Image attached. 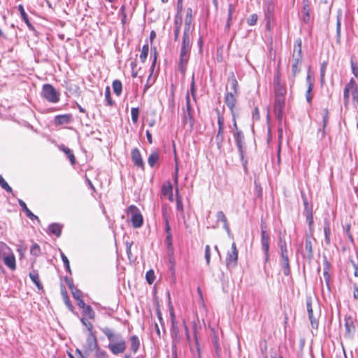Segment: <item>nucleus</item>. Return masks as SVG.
I'll return each mask as SVG.
<instances>
[{
    "mask_svg": "<svg viewBox=\"0 0 358 358\" xmlns=\"http://www.w3.org/2000/svg\"><path fill=\"white\" fill-rule=\"evenodd\" d=\"M350 93H351L349 83L345 85L343 91V102L345 107L348 106L350 101Z\"/></svg>",
    "mask_w": 358,
    "mask_h": 358,
    "instance_id": "79ce46f5",
    "label": "nucleus"
},
{
    "mask_svg": "<svg viewBox=\"0 0 358 358\" xmlns=\"http://www.w3.org/2000/svg\"><path fill=\"white\" fill-rule=\"evenodd\" d=\"M83 314L85 315H87L89 318L90 319H94L95 317V313L93 310L92 308L90 306H86L83 308Z\"/></svg>",
    "mask_w": 358,
    "mask_h": 358,
    "instance_id": "a18cd8bd",
    "label": "nucleus"
},
{
    "mask_svg": "<svg viewBox=\"0 0 358 358\" xmlns=\"http://www.w3.org/2000/svg\"><path fill=\"white\" fill-rule=\"evenodd\" d=\"M17 8L20 13V15H21V17H22V19L23 20V21L24 22H28L29 18H28V16L24 9V6L22 4H20L17 6Z\"/></svg>",
    "mask_w": 358,
    "mask_h": 358,
    "instance_id": "680f3d73",
    "label": "nucleus"
},
{
    "mask_svg": "<svg viewBox=\"0 0 358 358\" xmlns=\"http://www.w3.org/2000/svg\"><path fill=\"white\" fill-rule=\"evenodd\" d=\"M285 106V97H275L274 112L280 123L282 120V111Z\"/></svg>",
    "mask_w": 358,
    "mask_h": 358,
    "instance_id": "6e6552de",
    "label": "nucleus"
},
{
    "mask_svg": "<svg viewBox=\"0 0 358 358\" xmlns=\"http://www.w3.org/2000/svg\"><path fill=\"white\" fill-rule=\"evenodd\" d=\"M229 83H230L231 85L230 92H233V94H238V84L237 80L236 79L234 75H232V76L229 79Z\"/></svg>",
    "mask_w": 358,
    "mask_h": 358,
    "instance_id": "a19ab883",
    "label": "nucleus"
},
{
    "mask_svg": "<svg viewBox=\"0 0 358 358\" xmlns=\"http://www.w3.org/2000/svg\"><path fill=\"white\" fill-rule=\"evenodd\" d=\"M192 18V9L191 8H188L187 9L186 16H185V19L184 30L192 31V30L191 29Z\"/></svg>",
    "mask_w": 358,
    "mask_h": 358,
    "instance_id": "cd10ccee",
    "label": "nucleus"
},
{
    "mask_svg": "<svg viewBox=\"0 0 358 358\" xmlns=\"http://www.w3.org/2000/svg\"><path fill=\"white\" fill-rule=\"evenodd\" d=\"M182 17L180 15L179 16L178 15H176L175 17V20H174V25H175L174 40L176 41H178V37H179L180 29V27L182 24Z\"/></svg>",
    "mask_w": 358,
    "mask_h": 358,
    "instance_id": "a878e982",
    "label": "nucleus"
},
{
    "mask_svg": "<svg viewBox=\"0 0 358 358\" xmlns=\"http://www.w3.org/2000/svg\"><path fill=\"white\" fill-rule=\"evenodd\" d=\"M29 278L32 280V282L36 285V286L38 287V289H43V285L39 280V276L38 271L36 270L32 271L29 274Z\"/></svg>",
    "mask_w": 358,
    "mask_h": 358,
    "instance_id": "7c9ffc66",
    "label": "nucleus"
},
{
    "mask_svg": "<svg viewBox=\"0 0 358 358\" xmlns=\"http://www.w3.org/2000/svg\"><path fill=\"white\" fill-rule=\"evenodd\" d=\"M18 203L22 207L23 211L25 213L27 217L31 220H38V216L35 215L27 206L26 203L22 200L18 199Z\"/></svg>",
    "mask_w": 358,
    "mask_h": 358,
    "instance_id": "393cba45",
    "label": "nucleus"
},
{
    "mask_svg": "<svg viewBox=\"0 0 358 358\" xmlns=\"http://www.w3.org/2000/svg\"><path fill=\"white\" fill-rule=\"evenodd\" d=\"M345 336L349 338H352L356 331V327L351 316L345 317Z\"/></svg>",
    "mask_w": 358,
    "mask_h": 358,
    "instance_id": "9b49d317",
    "label": "nucleus"
},
{
    "mask_svg": "<svg viewBox=\"0 0 358 358\" xmlns=\"http://www.w3.org/2000/svg\"><path fill=\"white\" fill-rule=\"evenodd\" d=\"M72 120L71 114L59 115L55 117V122L57 124H69Z\"/></svg>",
    "mask_w": 358,
    "mask_h": 358,
    "instance_id": "5701e85b",
    "label": "nucleus"
},
{
    "mask_svg": "<svg viewBox=\"0 0 358 358\" xmlns=\"http://www.w3.org/2000/svg\"><path fill=\"white\" fill-rule=\"evenodd\" d=\"M186 100V108H187V113H188V116H189V122L190 124L192 126L194 121H193V116H192V109L190 105V98H189V93L187 92L185 96Z\"/></svg>",
    "mask_w": 358,
    "mask_h": 358,
    "instance_id": "4c0bfd02",
    "label": "nucleus"
},
{
    "mask_svg": "<svg viewBox=\"0 0 358 358\" xmlns=\"http://www.w3.org/2000/svg\"><path fill=\"white\" fill-rule=\"evenodd\" d=\"M302 199H303V205L305 207L304 212H308V211L313 212L312 206L309 205L307 198L303 194H302Z\"/></svg>",
    "mask_w": 358,
    "mask_h": 358,
    "instance_id": "e2e57ef3",
    "label": "nucleus"
},
{
    "mask_svg": "<svg viewBox=\"0 0 358 358\" xmlns=\"http://www.w3.org/2000/svg\"><path fill=\"white\" fill-rule=\"evenodd\" d=\"M205 259L208 265L210 264V248L208 245L205 247Z\"/></svg>",
    "mask_w": 358,
    "mask_h": 358,
    "instance_id": "338daca9",
    "label": "nucleus"
},
{
    "mask_svg": "<svg viewBox=\"0 0 358 358\" xmlns=\"http://www.w3.org/2000/svg\"><path fill=\"white\" fill-rule=\"evenodd\" d=\"M352 72L355 76L354 78H358V64L352 58L350 61Z\"/></svg>",
    "mask_w": 358,
    "mask_h": 358,
    "instance_id": "603ef678",
    "label": "nucleus"
},
{
    "mask_svg": "<svg viewBox=\"0 0 358 358\" xmlns=\"http://www.w3.org/2000/svg\"><path fill=\"white\" fill-rule=\"evenodd\" d=\"M238 261V250L235 243L231 245V251L228 252L226 259L227 266L229 269L234 268Z\"/></svg>",
    "mask_w": 358,
    "mask_h": 358,
    "instance_id": "0eeeda50",
    "label": "nucleus"
},
{
    "mask_svg": "<svg viewBox=\"0 0 358 358\" xmlns=\"http://www.w3.org/2000/svg\"><path fill=\"white\" fill-rule=\"evenodd\" d=\"M224 140V133H217L215 136V142L219 150L222 148Z\"/></svg>",
    "mask_w": 358,
    "mask_h": 358,
    "instance_id": "3c124183",
    "label": "nucleus"
},
{
    "mask_svg": "<svg viewBox=\"0 0 358 358\" xmlns=\"http://www.w3.org/2000/svg\"><path fill=\"white\" fill-rule=\"evenodd\" d=\"M341 18L340 16L337 17L336 22V41L339 43L341 41Z\"/></svg>",
    "mask_w": 358,
    "mask_h": 358,
    "instance_id": "de8ad7c7",
    "label": "nucleus"
},
{
    "mask_svg": "<svg viewBox=\"0 0 358 358\" xmlns=\"http://www.w3.org/2000/svg\"><path fill=\"white\" fill-rule=\"evenodd\" d=\"M105 99L106 101V105L112 106L114 103L110 96V90L108 86L106 87L105 90Z\"/></svg>",
    "mask_w": 358,
    "mask_h": 358,
    "instance_id": "09e8293b",
    "label": "nucleus"
},
{
    "mask_svg": "<svg viewBox=\"0 0 358 358\" xmlns=\"http://www.w3.org/2000/svg\"><path fill=\"white\" fill-rule=\"evenodd\" d=\"M101 331L107 337L109 341L107 347L113 355H117L125 352L127 343L120 333L108 327L101 328Z\"/></svg>",
    "mask_w": 358,
    "mask_h": 358,
    "instance_id": "f257e3e1",
    "label": "nucleus"
},
{
    "mask_svg": "<svg viewBox=\"0 0 358 358\" xmlns=\"http://www.w3.org/2000/svg\"><path fill=\"white\" fill-rule=\"evenodd\" d=\"M280 264L282 267L284 275L288 276L290 274L289 260L288 256L280 257Z\"/></svg>",
    "mask_w": 358,
    "mask_h": 358,
    "instance_id": "c85d7f7f",
    "label": "nucleus"
},
{
    "mask_svg": "<svg viewBox=\"0 0 358 358\" xmlns=\"http://www.w3.org/2000/svg\"><path fill=\"white\" fill-rule=\"evenodd\" d=\"M301 43L302 42L301 38L296 40L294 45L293 56L299 55V57H302Z\"/></svg>",
    "mask_w": 358,
    "mask_h": 358,
    "instance_id": "ea45409f",
    "label": "nucleus"
},
{
    "mask_svg": "<svg viewBox=\"0 0 358 358\" xmlns=\"http://www.w3.org/2000/svg\"><path fill=\"white\" fill-rule=\"evenodd\" d=\"M216 113L217 115V124H218V131L217 133H224V119L222 115H221L219 109H216Z\"/></svg>",
    "mask_w": 358,
    "mask_h": 358,
    "instance_id": "c9c22d12",
    "label": "nucleus"
},
{
    "mask_svg": "<svg viewBox=\"0 0 358 358\" xmlns=\"http://www.w3.org/2000/svg\"><path fill=\"white\" fill-rule=\"evenodd\" d=\"M216 218H217V222H222L223 228L226 230L227 234L229 236H230L231 235V230H230V228H229V224H228V222H227V217L224 215V213L222 211H221V210L217 211V213H216Z\"/></svg>",
    "mask_w": 358,
    "mask_h": 358,
    "instance_id": "412c9836",
    "label": "nucleus"
},
{
    "mask_svg": "<svg viewBox=\"0 0 358 358\" xmlns=\"http://www.w3.org/2000/svg\"><path fill=\"white\" fill-rule=\"evenodd\" d=\"M235 94L233 92H227L225 94L224 102L227 107L230 109L232 116H234V110L236 104V98Z\"/></svg>",
    "mask_w": 358,
    "mask_h": 358,
    "instance_id": "a211bd4d",
    "label": "nucleus"
},
{
    "mask_svg": "<svg viewBox=\"0 0 358 358\" xmlns=\"http://www.w3.org/2000/svg\"><path fill=\"white\" fill-rule=\"evenodd\" d=\"M301 254L304 258L308 260H311L313 257L312 241L308 237L306 238L304 250L301 252Z\"/></svg>",
    "mask_w": 358,
    "mask_h": 358,
    "instance_id": "f3484780",
    "label": "nucleus"
},
{
    "mask_svg": "<svg viewBox=\"0 0 358 358\" xmlns=\"http://www.w3.org/2000/svg\"><path fill=\"white\" fill-rule=\"evenodd\" d=\"M30 252L32 255L38 257L41 253L40 246L37 243H34L30 248Z\"/></svg>",
    "mask_w": 358,
    "mask_h": 358,
    "instance_id": "5fc2aeb1",
    "label": "nucleus"
},
{
    "mask_svg": "<svg viewBox=\"0 0 358 358\" xmlns=\"http://www.w3.org/2000/svg\"><path fill=\"white\" fill-rule=\"evenodd\" d=\"M113 89L117 96H120L122 91V85L120 80H115L113 82Z\"/></svg>",
    "mask_w": 358,
    "mask_h": 358,
    "instance_id": "37998d69",
    "label": "nucleus"
},
{
    "mask_svg": "<svg viewBox=\"0 0 358 358\" xmlns=\"http://www.w3.org/2000/svg\"><path fill=\"white\" fill-rule=\"evenodd\" d=\"M10 251V249L6 243L2 242L0 243V258L2 259L3 256H6Z\"/></svg>",
    "mask_w": 358,
    "mask_h": 358,
    "instance_id": "49530a36",
    "label": "nucleus"
},
{
    "mask_svg": "<svg viewBox=\"0 0 358 358\" xmlns=\"http://www.w3.org/2000/svg\"><path fill=\"white\" fill-rule=\"evenodd\" d=\"M60 150L66 154V157L69 159L71 164L72 165H74L76 164V157L72 150H70L69 148L65 147L64 145H61Z\"/></svg>",
    "mask_w": 358,
    "mask_h": 358,
    "instance_id": "f704fd0d",
    "label": "nucleus"
},
{
    "mask_svg": "<svg viewBox=\"0 0 358 358\" xmlns=\"http://www.w3.org/2000/svg\"><path fill=\"white\" fill-rule=\"evenodd\" d=\"M234 137L235 142H236V144L238 148L241 161L242 162V164H243L245 171H246L248 161L245 158V141H244L245 138H244L243 133L240 130H237L234 134Z\"/></svg>",
    "mask_w": 358,
    "mask_h": 358,
    "instance_id": "20e7f679",
    "label": "nucleus"
},
{
    "mask_svg": "<svg viewBox=\"0 0 358 358\" xmlns=\"http://www.w3.org/2000/svg\"><path fill=\"white\" fill-rule=\"evenodd\" d=\"M62 229V225L59 223H52L48 227L49 232L55 235L57 237H59L61 236Z\"/></svg>",
    "mask_w": 358,
    "mask_h": 358,
    "instance_id": "c756f323",
    "label": "nucleus"
},
{
    "mask_svg": "<svg viewBox=\"0 0 358 358\" xmlns=\"http://www.w3.org/2000/svg\"><path fill=\"white\" fill-rule=\"evenodd\" d=\"M149 52V45L148 43L144 44L142 47L141 52L139 58L142 62H145Z\"/></svg>",
    "mask_w": 358,
    "mask_h": 358,
    "instance_id": "c03bdc74",
    "label": "nucleus"
},
{
    "mask_svg": "<svg viewBox=\"0 0 358 358\" xmlns=\"http://www.w3.org/2000/svg\"><path fill=\"white\" fill-rule=\"evenodd\" d=\"M171 336L172 338V345H175L176 346L177 343L180 340V337L178 324L176 319H173L171 322Z\"/></svg>",
    "mask_w": 358,
    "mask_h": 358,
    "instance_id": "4468645a",
    "label": "nucleus"
},
{
    "mask_svg": "<svg viewBox=\"0 0 358 358\" xmlns=\"http://www.w3.org/2000/svg\"><path fill=\"white\" fill-rule=\"evenodd\" d=\"M131 120L134 123H137L138 120L139 109L138 108H132L131 110Z\"/></svg>",
    "mask_w": 358,
    "mask_h": 358,
    "instance_id": "864d4df0",
    "label": "nucleus"
},
{
    "mask_svg": "<svg viewBox=\"0 0 358 358\" xmlns=\"http://www.w3.org/2000/svg\"><path fill=\"white\" fill-rule=\"evenodd\" d=\"M349 85L350 86L353 104L357 107L358 106V85L354 78L350 80Z\"/></svg>",
    "mask_w": 358,
    "mask_h": 358,
    "instance_id": "dca6fc26",
    "label": "nucleus"
},
{
    "mask_svg": "<svg viewBox=\"0 0 358 358\" xmlns=\"http://www.w3.org/2000/svg\"><path fill=\"white\" fill-rule=\"evenodd\" d=\"M95 357L96 358H108L106 352L98 347L96 350Z\"/></svg>",
    "mask_w": 358,
    "mask_h": 358,
    "instance_id": "bf43d9fd",
    "label": "nucleus"
},
{
    "mask_svg": "<svg viewBox=\"0 0 358 358\" xmlns=\"http://www.w3.org/2000/svg\"><path fill=\"white\" fill-rule=\"evenodd\" d=\"M129 342H130V348H129L130 351L132 353L136 354L138 351V349L140 348V341H139L138 336H136V335L131 336L130 337Z\"/></svg>",
    "mask_w": 358,
    "mask_h": 358,
    "instance_id": "4be33fe9",
    "label": "nucleus"
},
{
    "mask_svg": "<svg viewBox=\"0 0 358 358\" xmlns=\"http://www.w3.org/2000/svg\"><path fill=\"white\" fill-rule=\"evenodd\" d=\"M306 308H307L308 318L310 320L311 327L313 329H317L318 322H317V319L313 317L311 297H308L306 299Z\"/></svg>",
    "mask_w": 358,
    "mask_h": 358,
    "instance_id": "2eb2a0df",
    "label": "nucleus"
},
{
    "mask_svg": "<svg viewBox=\"0 0 358 358\" xmlns=\"http://www.w3.org/2000/svg\"><path fill=\"white\" fill-rule=\"evenodd\" d=\"M80 321L82 324L87 328L89 333H94L93 332V325L92 324L89 322L87 319L83 317L80 319Z\"/></svg>",
    "mask_w": 358,
    "mask_h": 358,
    "instance_id": "13d9d810",
    "label": "nucleus"
},
{
    "mask_svg": "<svg viewBox=\"0 0 358 358\" xmlns=\"http://www.w3.org/2000/svg\"><path fill=\"white\" fill-rule=\"evenodd\" d=\"M274 90L275 97H285L287 89L285 85L281 82L278 75L274 78Z\"/></svg>",
    "mask_w": 358,
    "mask_h": 358,
    "instance_id": "1a4fd4ad",
    "label": "nucleus"
},
{
    "mask_svg": "<svg viewBox=\"0 0 358 358\" xmlns=\"http://www.w3.org/2000/svg\"><path fill=\"white\" fill-rule=\"evenodd\" d=\"M329 122V111L327 108L322 110V127L317 131V138L323 139L326 135V127Z\"/></svg>",
    "mask_w": 358,
    "mask_h": 358,
    "instance_id": "f8f14e48",
    "label": "nucleus"
},
{
    "mask_svg": "<svg viewBox=\"0 0 358 358\" xmlns=\"http://www.w3.org/2000/svg\"><path fill=\"white\" fill-rule=\"evenodd\" d=\"M324 241L327 245H329L330 241V234H331V229H330V224L329 222L327 220H325L324 222Z\"/></svg>",
    "mask_w": 358,
    "mask_h": 358,
    "instance_id": "473e14b6",
    "label": "nucleus"
},
{
    "mask_svg": "<svg viewBox=\"0 0 358 358\" xmlns=\"http://www.w3.org/2000/svg\"><path fill=\"white\" fill-rule=\"evenodd\" d=\"M159 159V154L157 151H153L149 155L148 159V163L150 167H154Z\"/></svg>",
    "mask_w": 358,
    "mask_h": 358,
    "instance_id": "2f4dec72",
    "label": "nucleus"
},
{
    "mask_svg": "<svg viewBox=\"0 0 358 358\" xmlns=\"http://www.w3.org/2000/svg\"><path fill=\"white\" fill-rule=\"evenodd\" d=\"M258 16L257 14H252L247 20V22L250 26H253L257 23Z\"/></svg>",
    "mask_w": 358,
    "mask_h": 358,
    "instance_id": "69168bd1",
    "label": "nucleus"
},
{
    "mask_svg": "<svg viewBox=\"0 0 358 358\" xmlns=\"http://www.w3.org/2000/svg\"><path fill=\"white\" fill-rule=\"evenodd\" d=\"M71 292L73 295V297L75 299H79L80 298H82L81 291L77 289L76 287H73V289H71Z\"/></svg>",
    "mask_w": 358,
    "mask_h": 358,
    "instance_id": "0e129e2a",
    "label": "nucleus"
},
{
    "mask_svg": "<svg viewBox=\"0 0 358 358\" xmlns=\"http://www.w3.org/2000/svg\"><path fill=\"white\" fill-rule=\"evenodd\" d=\"M269 235L265 230L263 224L261 225V245L264 252V261L267 262L269 259Z\"/></svg>",
    "mask_w": 358,
    "mask_h": 358,
    "instance_id": "423d86ee",
    "label": "nucleus"
},
{
    "mask_svg": "<svg viewBox=\"0 0 358 358\" xmlns=\"http://www.w3.org/2000/svg\"><path fill=\"white\" fill-rule=\"evenodd\" d=\"M275 5L272 0H267L266 2L265 15L268 21L273 17Z\"/></svg>",
    "mask_w": 358,
    "mask_h": 358,
    "instance_id": "bb28decb",
    "label": "nucleus"
},
{
    "mask_svg": "<svg viewBox=\"0 0 358 358\" xmlns=\"http://www.w3.org/2000/svg\"><path fill=\"white\" fill-rule=\"evenodd\" d=\"M41 94L50 103H56L60 100V93L51 84H44Z\"/></svg>",
    "mask_w": 358,
    "mask_h": 358,
    "instance_id": "7ed1b4c3",
    "label": "nucleus"
},
{
    "mask_svg": "<svg viewBox=\"0 0 358 358\" xmlns=\"http://www.w3.org/2000/svg\"><path fill=\"white\" fill-rule=\"evenodd\" d=\"M127 214L130 215V220L134 228H140L143 225V215L140 210L136 206H129L127 210Z\"/></svg>",
    "mask_w": 358,
    "mask_h": 358,
    "instance_id": "39448f33",
    "label": "nucleus"
},
{
    "mask_svg": "<svg viewBox=\"0 0 358 358\" xmlns=\"http://www.w3.org/2000/svg\"><path fill=\"white\" fill-rule=\"evenodd\" d=\"M162 194L164 196H168V199L170 201H173V186L169 181H166L164 182L161 189Z\"/></svg>",
    "mask_w": 358,
    "mask_h": 358,
    "instance_id": "aec40b11",
    "label": "nucleus"
},
{
    "mask_svg": "<svg viewBox=\"0 0 358 358\" xmlns=\"http://www.w3.org/2000/svg\"><path fill=\"white\" fill-rule=\"evenodd\" d=\"M131 160L134 165L141 168L142 170L145 169V164L141 157L140 150L135 148L131 150Z\"/></svg>",
    "mask_w": 358,
    "mask_h": 358,
    "instance_id": "ddd939ff",
    "label": "nucleus"
},
{
    "mask_svg": "<svg viewBox=\"0 0 358 358\" xmlns=\"http://www.w3.org/2000/svg\"><path fill=\"white\" fill-rule=\"evenodd\" d=\"M192 32L187 30L183 31L178 64V70L182 75H185L186 72L187 65L190 57L192 45Z\"/></svg>",
    "mask_w": 358,
    "mask_h": 358,
    "instance_id": "f03ea898",
    "label": "nucleus"
},
{
    "mask_svg": "<svg viewBox=\"0 0 358 358\" xmlns=\"http://www.w3.org/2000/svg\"><path fill=\"white\" fill-rule=\"evenodd\" d=\"M190 92L191 95L193 97L194 100H196V86H195V79L194 74H192L191 85H190Z\"/></svg>",
    "mask_w": 358,
    "mask_h": 358,
    "instance_id": "4d7b16f0",
    "label": "nucleus"
},
{
    "mask_svg": "<svg viewBox=\"0 0 358 358\" xmlns=\"http://www.w3.org/2000/svg\"><path fill=\"white\" fill-rule=\"evenodd\" d=\"M2 259L5 265L10 270L14 271L16 269L15 257L11 251L9 252L6 256H3Z\"/></svg>",
    "mask_w": 358,
    "mask_h": 358,
    "instance_id": "6ab92c4d",
    "label": "nucleus"
},
{
    "mask_svg": "<svg viewBox=\"0 0 358 358\" xmlns=\"http://www.w3.org/2000/svg\"><path fill=\"white\" fill-rule=\"evenodd\" d=\"M76 354L78 358H87L90 355V353L86 350L83 352L79 349H76Z\"/></svg>",
    "mask_w": 358,
    "mask_h": 358,
    "instance_id": "774afa93",
    "label": "nucleus"
},
{
    "mask_svg": "<svg viewBox=\"0 0 358 358\" xmlns=\"http://www.w3.org/2000/svg\"><path fill=\"white\" fill-rule=\"evenodd\" d=\"M292 73L293 76H295L299 71L300 68L299 67V64L301 63L302 57H299V55L293 56L292 55Z\"/></svg>",
    "mask_w": 358,
    "mask_h": 358,
    "instance_id": "b1692460",
    "label": "nucleus"
},
{
    "mask_svg": "<svg viewBox=\"0 0 358 358\" xmlns=\"http://www.w3.org/2000/svg\"><path fill=\"white\" fill-rule=\"evenodd\" d=\"M0 186L2 189L6 190L7 192H8V193L13 192L12 188L9 186V185L6 182V181L3 179V178L1 175H0Z\"/></svg>",
    "mask_w": 358,
    "mask_h": 358,
    "instance_id": "8fccbe9b",
    "label": "nucleus"
},
{
    "mask_svg": "<svg viewBox=\"0 0 358 358\" xmlns=\"http://www.w3.org/2000/svg\"><path fill=\"white\" fill-rule=\"evenodd\" d=\"M310 5L305 4L302 8V20L305 24H308L310 22Z\"/></svg>",
    "mask_w": 358,
    "mask_h": 358,
    "instance_id": "72a5a7b5",
    "label": "nucleus"
},
{
    "mask_svg": "<svg viewBox=\"0 0 358 358\" xmlns=\"http://www.w3.org/2000/svg\"><path fill=\"white\" fill-rule=\"evenodd\" d=\"M99 347L96 336L94 333H89L84 346L90 354Z\"/></svg>",
    "mask_w": 358,
    "mask_h": 358,
    "instance_id": "9d476101",
    "label": "nucleus"
},
{
    "mask_svg": "<svg viewBox=\"0 0 358 358\" xmlns=\"http://www.w3.org/2000/svg\"><path fill=\"white\" fill-rule=\"evenodd\" d=\"M306 80H307V83H308V87L307 91H306V97L307 101L308 103H310L311 100H312L311 92L313 88V83L312 82L310 76H307Z\"/></svg>",
    "mask_w": 358,
    "mask_h": 358,
    "instance_id": "58836bf2",
    "label": "nucleus"
},
{
    "mask_svg": "<svg viewBox=\"0 0 358 358\" xmlns=\"http://www.w3.org/2000/svg\"><path fill=\"white\" fill-rule=\"evenodd\" d=\"M145 278H146L147 282L150 285L152 284L155 280V278L154 271L152 270H150V271H147Z\"/></svg>",
    "mask_w": 358,
    "mask_h": 358,
    "instance_id": "052dcab7",
    "label": "nucleus"
},
{
    "mask_svg": "<svg viewBox=\"0 0 358 358\" xmlns=\"http://www.w3.org/2000/svg\"><path fill=\"white\" fill-rule=\"evenodd\" d=\"M61 258H62V262L64 263V267L66 268V271L67 272H69V273H71V268H70L69 261L67 257L63 252H61Z\"/></svg>",
    "mask_w": 358,
    "mask_h": 358,
    "instance_id": "6e6d98bb",
    "label": "nucleus"
},
{
    "mask_svg": "<svg viewBox=\"0 0 358 358\" xmlns=\"http://www.w3.org/2000/svg\"><path fill=\"white\" fill-rule=\"evenodd\" d=\"M234 10H235V6L232 3H229V9H228L227 20V23H226V26H225V29L227 30H229L230 29L231 22L233 18L232 15H233V12L234 11Z\"/></svg>",
    "mask_w": 358,
    "mask_h": 358,
    "instance_id": "e433bc0d",
    "label": "nucleus"
}]
</instances>
